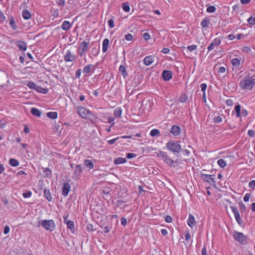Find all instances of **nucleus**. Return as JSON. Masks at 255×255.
<instances>
[{
    "instance_id": "obj_1",
    "label": "nucleus",
    "mask_w": 255,
    "mask_h": 255,
    "mask_svg": "<svg viewBox=\"0 0 255 255\" xmlns=\"http://www.w3.org/2000/svg\"><path fill=\"white\" fill-rule=\"evenodd\" d=\"M239 86L242 90H252L255 86V72L250 71L239 83Z\"/></svg>"
},
{
    "instance_id": "obj_2",
    "label": "nucleus",
    "mask_w": 255,
    "mask_h": 255,
    "mask_svg": "<svg viewBox=\"0 0 255 255\" xmlns=\"http://www.w3.org/2000/svg\"><path fill=\"white\" fill-rule=\"evenodd\" d=\"M167 149L174 154L179 153L181 151V146L177 141L170 140L166 144Z\"/></svg>"
},
{
    "instance_id": "obj_3",
    "label": "nucleus",
    "mask_w": 255,
    "mask_h": 255,
    "mask_svg": "<svg viewBox=\"0 0 255 255\" xmlns=\"http://www.w3.org/2000/svg\"><path fill=\"white\" fill-rule=\"evenodd\" d=\"M76 109L78 114L83 119H88L89 117H92L94 119L97 118L89 110L83 107L79 106Z\"/></svg>"
},
{
    "instance_id": "obj_4",
    "label": "nucleus",
    "mask_w": 255,
    "mask_h": 255,
    "mask_svg": "<svg viewBox=\"0 0 255 255\" xmlns=\"http://www.w3.org/2000/svg\"><path fill=\"white\" fill-rule=\"evenodd\" d=\"M233 237L235 241L238 242L242 245H246L248 244V238L243 233L237 231H234L232 233Z\"/></svg>"
},
{
    "instance_id": "obj_5",
    "label": "nucleus",
    "mask_w": 255,
    "mask_h": 255,
    "mask_svg": "<svg viewBox=\"0 0 255 255\" xmlns=\"http://www.w3.org/2000/svg\"><path fill=\"white\" fill-rule=\"evenodd\" d=\"M41 225L46 230L50 232L53 231L56 228L55 224L53 220H41Z\"/></svg>"
},
{
    "instance_id": "obj_6",
    "label": "nucleus",
    "mask_w": 255,
    "mask_h": 255,
    "mask_svg": "<svg viewBox=\"0 0 255 255\" xmlns=\"http://www.w3.org/2000/svg\"><path fill=\"white\" fill-rule=\"evenodd\" d=\"M157 156L159 158H162L163 161L169 166L171 167L173 166L174 161L170 158L166 152L159 151L157 153Z\"/></svg>"
},
{
    "instance_id": "obj_7",
    "label": "nucleus",
    "mask_w": 255,
    "mask_h": 255,
    "mask_svg": "<svg viewBox=\"0 0 255 255\" xmlns=\"http://www.w3.org/2000/svg\"><path fill=\"white\" fill-rule=\"evenodd\" d=\"M201 177L205 182L209 183L210 185H216L214 175H209L201 173Z\"/></svg>"
},
{
    "instance_id": "obj_8",
    "label": "nucleus",
    "mask_w": 255,
    "mask_h": 255,
    "mask_svg": "<svg viewBox=\"0 0 255 255\" xmlns=\"http://www.w3.org/2000/svg\"><path fill=\"white\" fill-rule=\"evenodd\" d=\"M241 106L240 105H237L235 106L234 108V110L232 112V114H234V111L236 113V117L237 118H239L241 117V115L242 114V116L244 117H246L248 115V112L246 109H243L241 112Z\"/></svg>"
},
{
    "instance_id": "obj_9",
    "label": "nucleus",
    "mask_w": 255,
    "mask_h": 255,
    "mask_svg": "<svg viewBox=\"0 0 255 255\" xmlns=\"http://www.w3.org/2000/svg\"><path fill=\"white\" fill-rule=\"evenodd\" d=\"M230 208L234 214L235 218L237 222L239 225L241 226L243 223V220L241 218L240 214L239 211L238 210L237 207L235 206H231Z\"/></svg>"
},
{
    "instance_id": "obj_10",
    "label": "nucleus",
    "mask_w": 255,
    "mask_h": 255,
    "mask_svg": "<svg viewBox=\"0 0 255 255\" xmlns=\"http://www.w3.org/2000/svg\"><path fill=\"white\" fill-rule=\"evenodd\" d=\"M221 43V39L220 37H217L215 38L212 43L208 47V51L210 52L214 49L215 47H217L220 45Z\"/></svg>"
},
{
    "instance_id": "obj_11",
    "label": "nucleus",
    "mask_w": 255,
    "mask_h": 255,
    "mask_svg": "<svg viewBox=\"0 0 255 255\" xmlns=\"http://www.w3.org/2000/svg\"><path fill=\"white\" fill-rule=\"evenodd\" d=\"M64 60L66 62H73L76 60V56L70 50H67L64 55Z\"/></svg>"
},
{
    "instance_id": "obj_12",
    "label": "nucleus",
    "mask_w": 255,
    "mask_h": 255,
    "mask_svg": "<svg viewBox=\"0 0 255 255\" xmlns=\"http://www.w3.org/2000/svg\"><path fill=\"white\" fill-rule=\"evenodd\" d=\"M91 53L93 56L96 57L99 54L100 46H97L96 42H93L91 43Z\"/></svg>"
},
{
    "instance_id": "obj_13",
    "label": "nucleus",
    "mask_w": 255,
    "mask_h": 255,
    "mask_svg": "<svg viewBox=\"0 0 255 255\" xmlns=\"http://www.w3.org/2000/svg\"><path fill=\"white\" fill-rule=\"evenodd\" d=\"M71 189V186L67 182L63 183L62 187V195L64 197H67Z\"/></svg>"
},
{
    "instance_id": "obj_14",
    "label": "nucleus",
    "mask_w": 255,
    "mask_h": 255,
    "mask_svg": "<svg viewBox=\"0 0 255 255\" xmlns=\"http://www.w3.org/2000/svg\"><path fill=\"white\" fill-rule=\"evenodd\" d=\"M162 76L164 81H169L172 78V72L170 70H164L162 72Z\"/></svg>"
},
{
    "instance_id": "obj_15",
    "label": "nucleus",
    "mask_w": 255,
    "mask_h": 255,
    "mask_svg": "<svg viewBox=\"0 0 255 255\" xmlns=\"http://www.w3.org/2000/svg\"><path fill=\"white\" fill-rule=\"evenodd\" d=\"M82 171L81 164H78L76 166V169L73 174V176L75 179H79L81 176Z\"/></svg>"
},
{
    "instance_id": "obj_16",
    "label": "nucleus",
    "mask_w": 255,
    "mask_h": 255,
    "mask_svg": "<svg viewBox=\"0 0 255 255\" xmlns=\"http://www.w3.org/2000/svg\"><path fill=\"white\" fill-rule=\"evenodd\" d=\"M170 131L174 136H177L180 133V128L177 125H173L171 128Z\"/></svg>"
},
{
    "instance_id": "obj_17",
    "label": "nucleus",
    "mask_w": 255,
    "mask_h": 255,
    "mask_svg": "<svg viewBox=\"0 0 255 255\" xmlns=\"http://www.w3.org/2000/svg\"><path fill=\"white\" fill-rule=\"evenodd\" d=\"M187 223L188 225L191 228H193L196 225V221L192 214H189Z\"/></svg>"
},
{
    "instance_id": "obj_18",
    "label": "nucleus",
    "mask_w": 255,
    "mask_h": 255,
    "mask_svg": "<svg viewBox=\"0 0 255 255\" xmlns=\"http://www.w3.org/2000/svg\"><path fill=\"white\" fill-rule=\"evenodd\" d=\"M72 26V24L69 21H64L61 26V28L64 30H68Z\"/></svg>"
},
{
    "instance_id": "obj_19",
    "label": "nucleus",
    "mask_w": 255,
    "mask_h": 255,
    "mask_svg": "<svg viewBox=\"0 0 255 255\" xmlns=\"http://www.w3.org/2000/svg\"><path fill=\"white\" fill-rule=\"evenodd\" d=\"M154 61V57L152 56H146L143 59L144 64L146 66L151 64Z\"/></svg>"
},
{
    "instance_id": "obj_20",
    "label": "nucleus",
    "mask_w": 255,
    "mask_h": 255,
    "mask_svg": "<svg viewBox=\"0 0 255 255\" xmlns=\"http://www.w3.org/2000/svg\"><path fill=\"white\" fill-rule=\"evenodd\" d=\"M17 46L19 50L21 51H25L27 49V45L24 41H19L17 42Z\"/></svg>"
},
{
    "instance_id": "obj_21",
    "label": "nucleus",
    "mask_w": 255,
    "mask_h": 255,
    "mask_svg": "<svg viewBox=\"0 0 255 255\" xmlns=\"http://www.w3.org/2000/svg\"><path fill=\"white\" fill-rule=\"evenodd\" d=\"M231 62L234 67L238 69H240V66L241 65L240 59L236 58H233V59H232Z\"/></svg>"
},
{
    "instance_id": "obj_22",
    "label": "nucleus",
    "mask_w": 255,
    "mask_h": 255,
    "mask_svg": "<svg viewBox=\"0 0 255 255\" xmlns=\"http://www.w3.org/2000/svg\"><path fill=\"white\" fill-rule=\"evenodd\" d=\"M22 15L23 18L25 20L29 19L31 17L29 10L27 9H24L22 10Z\"/></svg>"
},
{
    "instance_id": "obj_23",
    "label": "nucleus",
    "mask_w": 255,
    "mask_h": 255,
    "mask_svg": "<svg viewBox=\"0 0 255 255\" xmlns=\"http://www.w3.org/2000/svg\"><path fill=\"white\" fill-rule=\"evenodd\" d=\"M109 43L110 41L108 38H106L103 40L102 43V51L104 53H105L107 51Z\"/></svg>"
},
{
    "instance_id": "obj_24",
    "label": "nucleus",
    "mask_w": 255,
    "mask_h": 255,
    "mask_svg": "<svg viewBox=\"0 0 255 255\" xmlns=\"http://www.w3.org/2000/svg\"><path fill=\"white\" fill-rule=\"evenodd\" d=\"M210 23V20L208 18L205 17L202 19L201 22V25L204 28H207L209 27Z\"/></svg>"
},
{
    "instance_id": "obj_25",
    "label": "nucleus",
    "mask_w": 255,
    "mask_h": 255,
    "mask_svg": "<svg viewBox=\"0 0 255 255\" xmlns=\"http://www.w3.org/2000/svg\"><path fill=\"white\" fill-rule=\"evenodd\" d=\"M44 197L48 201H51L52 200V197L49 189L44 188Z\"/></svg>"
},
{
    "instance_id": "obj_26",
    "label": "nucleus",
    "mask_w": 255,
    "mask_h": 255,
    "mask_svg": "<svg viewBox=\"0 0 255 255\" xmlns=\"http://www.w3.org/2000/svg\"><path fill=\"white\" fill-rule=\"evenodd\" d=\"M95 69V66L92 64L86 65L83 69V72L85 74H88L90 72L91 69Z\"/></svg>"
},
{
    "instance_id": "obj_27",
    "label": "nucleus",
    "mask_w": 255,
    "mask_h": 255,
    "mask_svg": "<svg viewBox=\"0 0 255 255\" xmlns=\"http://www.w3.org/2000/svg\"><path fill=\"white\" fill-rule=\"evenodd\" d=\"M66 225L67 228L71 230V232L74 233L75 232V228L74 222L71 220L68 221L67 223H66Z\"/></svg>"
},
{
    "instance_id": "obj_28",
    "label": "nucleus",
    "mask_w": 255,
    "mask_h": 255,
    "mask_svg": "<svg viewBox=\"0 0 255 255\" xmlns=\"http://www.w3.org/2000/svg\"><path fill=\"white\" fill-rule=\"evenodd\" d=\"M119 72L122 74L124 78H126L128 76V73L126 71V68L124 65H121L120 66Z\"/></svg>"
},
{
    "instance_id": "obj_29",
    "label": "nucleus",
    "mask_w": 255,
    "mask_h": 255,
    "mask_svg": "<svg viewBox=\"0 0 255 255\" xmlns=\"http://www.w3.org/2000/svg\"><path fill=\"white\" fill-rule=\"evenodd\" d=\"M31 113L32 115L37 117H40L41 115V112L36 108H31Z\"/></svg>"
},
{
    "instance_id": "obj_30",
    "label": "nucleus",
    "mask_w": 255,
    "mask_h": 255,
    "mask_svg": "<svg viewBox=\"0 0 255 255\" xmlns=\"http://www.w3.org/2000/svg\"><path fill=\"white\" fill-rule=\"evenodd\" d=\"M123 112V110L121 107L117 108L114 112V116L116 118H120Z\"/></svg>"
},
{
    "instance_id": "obj_31",
    "label": "nucleus",
    "mask_w": 255,
    "mask_h": 255,
    "mask_svg": "<svg viewBox=\"0 0 255 255\" xmlns=\"http://www.w3.org/2000/svg\"><path fill=\"white\" fill-rule=\"evenodd\" d=\"M89 44V42H86V41H83L79 47L80 50H82L83 51H85L87 52Z\"/></svg>"
},
{
    "instance_id": "obj_32",
    "label": "nucleus",
    "mask_w": 255,
    "mask_h": 255,
    "mask_svg": "<svg viewBox=\"0 0 255 255\" xmlns=\"http://www.w3.org/2000/svg\"><path fill=\"white\" fill-rule=\"evenodd\" d=\"M44 177H49L52 175V170L48 167L43 168Z\"/></svg>"
},
{
    "instance_id": "obj_33",
    "label": "nucleus",
    "mask_w": 255,
    "mask_h": 255,
    "mask_svg": "<svg viewBox=\"0 0 255 255\" xmlns=\"http://www.w3.org/2000/svg\"><path fill=\"white\" fill-rule=\"evenodd\" d=\"M35 90H36L39 93L43 94H46L48 92V90L47 88H44L38 86H36V88H35Z\"/></svg>"
},
{
    "instance_id": "obj_34",
    "label": "nucleus",
    "mask_w": 255,
    "mask_h": 255,
    "mask_svg": "<svg viewBox=\"0 0 255 255\" xmlns=\"http://www.w3.org/2000/svg\"><path fill=\"white\" fill-rule=\"evenodd\" d=\"M127 162L125 158L119 157L114 160V163L116 165L125 163Z\"/></svg>"
},
{
    "instance_id": "obj_35",
    "label": "nucleus",
    "mask_w": 255,
    "mask_h": 255,
    "mask_svg": "<svg viewBox=\"0 0 255 255\" xmlns=\"http://www.w3.org/2000/svg\"><path fill=\"white\" fill-rule=\"evenodd\" d=\"M85 165L89 168V169H92L94 168V164L89 159H85L84 161Z\"/></svg>"
},
{
    "instance_id": "obj_36",
    "label": "nucleus",
    "mask_w": 255,
    "mask_h": 255,
    "mask_svg": "<svg viewBox=\"0 0 255 255\" xmlns=\"http://www.w3.org/2000/svg\"><path fill=\"white\" fill-rule=\"evenodd\" d=\"M47 117L50 119H55L58 117V114L56 112H50L47 113Z\"/></svg>"
},
{
    "instance_id": "obj_37",
    "label": "nucleus",
    "mask_w": 255,
    "mask_h": 255,
    "mask_svg": "<svg viewBox=\"0 0 255 255\" xmlns=\"http://www.w3.org/2000/svg\"><path fill=\"white\" fill-rule=\"evenodd\" d=\"M150 135L153 137V136H159L160 135V131L157 129H152L150 132Z\"/></svg>"
},
{
    "instance_id": "obj_38",
    "label": "nucleus",
    "mask_w": 255,
    "mask_h": 255,
    "mask_svg": "<svg viewBox=\"0 0 255 255\" xmlns=\"http://www.w3.org/2000/svg\"><path fill=\"white\" fill-rule=\"evenodd\" d=\"M188 99L187 95L186 94H182L180 98H179L178 101L180 103H185L187 102Z\"/></svg>"
},
{
    "instance_id": "obj_39",
    "label": "nucleus",
    "mask_w": 255,
    "mask_h": 255,
    "mask_svg": "<svg viewBox=\"0 0 255 255\" xmlns=\"http://www.w3.org/2000/svg\"><path fill=\"white\" fill-rule=\"evenodd\" d=\"M27 175V174L24 172L23 171L19 170L17 172V178L19 177L20 176H22L21 177V181L22 182L24 181L23 178H25V176Z\"/></svg>"
},
{
    "instance_id": "obj_40",
    "label": "nucleus",
    "mask_w": 255,
    "mask_h": 255,
    "mask_svg": "<svg viewBox=\"0 0 255 255\" xmlns=\"http://www.w3.org/2000/svg\"><path fill=\"white\" fill-rule=\"evenodd\" d=\"M197 45L193 44V45H192L190 46H188L187 47V48H186L184 46H183L182 47V49L183 50H186L187 49L188 51L192 52V51L195 50L197 48Z\"/></svg>"
},
{
    "instance_id": "obj_41",
    "label": "nucleus",
    "mask_w": 255,
    "mask_h": 255,
    "mask_svg": "<svg viewBox=\"0 0 255 255\" xmlns=\"http://www.w3.org/2000/svg\"><path fill=\"white\" fill-rule=\"evenodd\" d=\"M122 8L126 12H128L130 10V7L128 2H125L122 4Z\"/></svg>"
},
{
    "instance_id": "obj_42",
    "label": "nucleus",
    "mask_w": 255,
    "mask_h": 255,
    "mask_svg": "<svg viewBox=\"0 0 255 255\" xmlns=\"http://www.w3.org/2000/svg\"><path fill=\"white\" fill-rule=\"evenodd\" d=\"M239 208L241 211V214H243V213L245 212L247 210V208L245 206V204L242 202H241L239 203Z\"/></svg>"
},
{
    "instance_id": "obj_43",
    "label": "nucleus",
    "mask_w": 255,
    "mask_h": 255,
    "mask_svg": "<svg viewBox=\"0 0 255 255\" xmlns=\"http://www.w3.org/2000/svg\"><path fill=\"white\" fill-rule=\"evenodd\" d=\"M218 164L221 168H224L226 166V163L223 159H219L217 161Z\"/></svg>"
},
{
    "instance_id": "obj_44",
    "label": "nucleus",
    "mask_w": 255,
    "mask_h": 255,
    "mask_svg": "<svg viewBox=\"0 0 255 255\" xmlns=\"http://www.w3.org/2000/svg\"><path fill=\"white\" fill-rule=\"evenodd\" d=\"M26 86L31 89L35 90L36 88L37 85L32 81H29L26 84Z\"/></svg>"
},
{
    "instance_id": "obj_45",
    "label": "nucleus",
    "mask_w": 255,
    "mask_h": 255,
    "mask_svg": "<svg viewBox=\"0 0 255 255\" xmlns=\"http://www.w3.org/2000/svg\"><path fill=\"white\" fill-rule=\"evenodd\" d=\"M216 10V8L213 5L209 6L207 8V11L210 13H213L215 12Z\"/></svg>"
},
{
    "instance_id": "obj_46",
    "label": "nucleus",
    "mask_w": 255,
    "mask_h": 255,
    "mask_svg": "<svg viewBox=\"0 0 255 255\" xmlns=\"http://www.w3.org/2000/svg\"><path fill=\"white\" fill-rule=\"evenodd\" d=\"M21 146H22V148L20 149V151L21 152V153H23L25 150L27 151V150L26 149L27 147H28L29 145L26 143H20Z\"/></svg>"
},
{
    "instance_id": "obj_47",
    "label": "nucleus",
    "mask_w": 255,
    "mask_h": 255,
    "mask_svg": "<svg viewBox=\"0 0 255 255\" xmlns=\"http://www.w3.org/2000/svg\"><path fill=\"white\" fill-rule=\"evenodd\" d=\"M38 190H44V188H46L45 186V184L43 183L42 180H39L38 181Z\"/></svg>"
},
{
    "instance_id": "obj_48",
    "label": "nucleus",
    "mask_w": 255,
    "mask_h": 255,
    "mask_svg": "<svg viewBox=\"0 0 255 255\" xmlns=\"http://www.w3.org/2000/svg\"><path fill=\"white\" fill-rule=\"evenodd\" d=\"M243 52L249 54L251 52V48L249 46H244L242 48Z\"/></svg>"
},
{
    "instance_id": "obj_49",
    "label": "nucleus",
    "mask_w": 255,
    "mask_h": 255,
    "mask_svg": "<svg viewBox=\"0 0 255 255\" xmlns=\"http://www.w3.org/2000/svg\"><path fill=\"white\" fill-rule=\"evenodd\" d=\"M9 24L12 26L13 29H15V20L13 16L9 17Z\"/></svg>"
},
{
    "instance_id": "obj_50",
    "label": "nucleus",
    "mask_w": 255,
    "mask_h": 255,
    "mask_svg": "<svg viewBox=\"0 0 255 255\" xmlns=\"http://www.w3.org/2000/svg\"><path fill=\"white\" fill-rule=\"evenodd\" d=\"M181 152H182V153L183 154V155L184 156H187V157H188L190 155V153H191L190 151H189L188 149H181Z\"/></svg>"
},
{
    "instance_id": "obj_51",
    "label": "nucleus",
    "mask_w": 255,
    "mask_h": 255,
    "mask_svg": "<svg viewBox=\"0 0 255 255\" xmlns=\"http://www.w3.org/2000/svg\"><path fill=\"white\" fill-rule=\"evenodd\" d=\"M120 138H121V137H117L112 139L108 140L107 142L109 144L112 145V144H114L116 142V141H117L118 139H119Z\"/></svg>"
},
{
    "instance_id": "obj_52",
    "label": "nucleus",
    "mask_w": 255,
    "mask_h": 255,
    "mask_svg": "<svg viewBox=\"0 0 255 255\" xmlns=\"http://www.w3.org/2000/svg\"><path fill=\"white\" fill-rule=\"evenodd\" d=\"M32 195V192L30 191H26L22 194V196L25 198H29Z\"/></svg>"
},
{
    "instance_id": "obj_53",
    "label": "nucleus",
    "mask_w": 255,
    "mask_h": 255,
    "mask_svg": "<svg viewBox=\"0 0 255 255\" xmlns=\"http://www.w3.org/2000/svg\"><path fill=\"white\" fill-rule=\"evenodd\" d=\"M248 21L249 24L251 25H255V17L251 16L248 19Z\"/></svg>"
},
{
    "instance_id": "obj_54",
    "label": "nucleus",
    "mask_w": 255,
    "mask_h": 255,
    "mask_svg": "<svg viewBox=\"0 0 255 255\" xmlns=\"http://www.w3.org/2000/svg\"><path fill=\"white\" fill-rule=\"evenodd\" d=\"M213 120L215 123H220L222 121V119L220 116H216L214 117Z\"/></svg>"
},
{
    "instance_id": "obj_55",
    "label": "nucleus",
    "mask_w": 255,
    "mask_h": 255,
    "mask_svg": "<svg viewBox=\"0 0 255 255\" xmlns=\"http://www.w3.org/2000/svg\"><path fill=\"white\" fill-rule=\"evenodd\" d=\"M240 10V6L239 4H235L233 6V12H236L238 13Z\"/></svg>"
},
{
    "instance_id": "obj_56",
    "label": "nucleus",
    "mask_w": 255,
    "mask_h": 255,
    "mask_svg": "<svg viewBox=\"0 0 255 255\" xmlns=\"http://www.w3.org/2000/svg\"><path fill=\"white\" fill-rule=\"evenodd\" d=\"M136 155L133 153H128L126 154V157L128 159H131L135 157Z\"/></svg>"
},
{
    "instance_id": "obj_57",
    "label": "nucleus",
    "mask_w": 255,
    "mask_h": 255,
    "mask_svg": "<svg viewBox=\"0 0 255 255\" xmlns=\"http://www.w3.org/2000/svg\"><path fill=\"white\" fill-rule=\"evenodd\" d=\"M125 39L128 41H131L133 39V36L132 34L128 33L125 36Z\"/></svg>"
},
{
    "instance_id": "obj_58",
    "label": "nucleus",
    "mask_w": 255,
    "mask_h": 255,
    "mask_svg": "<svg viewBox=\"0 0 255 255\" xmlns=\"http://www.w3.org/2000/svg\"><path fill=\"white\" fill-rule=\"evenodd\" d=\"M9 163L12 166H16V159L11 158L9 161Z\"/></svg>"
},
{
    "instance_id": "obj_59",
    "label": "nucleus",
    "mask_w": 255,
    "mask_h": 255,
    "mask_svg": "<svg viewBox=\"0 0 255 255\" xmlns=\"http://www.w3.org/2000/svg\"><path fill=\"white\" fill-rule=\"evenodd\" d=\"M246 37H247V35H245L243 34V33H239L236 36L237 39H238V40H240L241 39H245L246 38Z\"/></svg>"
},
{
    "instance_id": "obj_60",
    "label": "nucleus",
    "mask_w": 255,
    "mask_h": 255,
    "mask_svg": "<svg viewBox=\"0 0 255 255\" xmlns=\"http://www.w3.org/2000/svg\"><path fill=\"white\" fill-rule=\"evenodd\" d=\"M108 25L110 28H114L115 27L114 21L113 19H110L108 21Z\"/></svg>"
},
{
    "instance_id": "obj_61",
    "label": "nucleus",
    "mask_w": 255,
    "mask_h": 255,
    "mask_svg": "<svg viewBox=\"0 0 255 255\" xmlns=\"http://www.w3.org/2000/svg\"><path fill=\"white\" fill-rule=\"evenodd\" d=\"M250 197H251V194H250V193L246 194L244 197V201L246 202L249 201Z\"/></svg>"
},
{
    "instance_id": "obj_62",
    "label": "nucleus",
    "mask_w": 255,
    "mask_h": 255,
    "mask_svg": "<svg viewBox=\"0 0 255 255\" xmlns=\"http://www.w3.org/2000/svg\"><path fill=\"white\" fill-rule=\"evenodd\" d=\"M207 84L205 83H202L201 84L200 88H201V91L202 92H203V93H205V90L207 89Z\"/></svg>"
},
{
    "instance_id": "obj_63",
    "label": "nucleus",
    "mask_w": 255,
    "mask_h": 255,
    "mask_svg": "<svg viewBox=\"0 0 255 255\" xmlns=\"http://www.w3.org/2000/svg\"><path fill=\"white\" fill-rule=\"evenodd\" d=\"M185 240L186 241H189V239L191 238V236H190V233H189L188 231L185 232Z\"/></svg>"
},
{
    "instance_id": "obj_64",
    "label": "nucleus",
    "mask_w": 255,
    "mask_h": 255,
    "mask_svg": "<svg viewBox=\"0 0 255 255\" xmlns=\"http://www.w3.org/2000/svg\"><path fill=\"white\" fill-rule=\"evenodd\" d=\"M143 37L145 40H148L150 38V36L148 32H145L143 34Z\"/></svg>"
}]
</instances>
